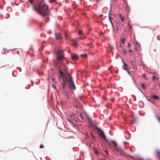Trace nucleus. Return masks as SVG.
<instances>
[{"label":"nucleus","instance_id":"nucleus-45","mask_svg":"<svg viewBox=\"0 0 160 160\" xmlns=\"http://www.w3.org/2000/svg\"><path fill=\"white\" fill-rule=\"evenodd\" d=\"M52 80L53 81H54V80H55V79L54 78H52Z\"/></svg>","mask_w":160,"mask_h":160},{"label":"nucleus","instance_id":"nucleus-12","mask_svg":"<svg viewBox=\"0 0 160 160\" xmlns=\"http://www.w3.org/2000/svg\"><path fill=\"white\" fill-rule=\"evenodd\" d=\"M111 9L110 11H109V14H108V16H109V19L111 22L112 23V20H111V18L110 17V14H111Z\"/></svg>","mask_w":160,"mask_h":160},{"label":"nucleus","instance_id":"nucleus-48","mask_svg":"<svg viewBox=\"0 0 160 160\" xmlns=\"http://www.w3.org/2000/svg\"><path fill=\"white\" fill-rule=\"evenodd\" d=\"M106 153H108V151H106V152H105Z\"/></svg>","mask_w":160,"mask_h":160},{"label":"nucleus","instance_id":"nucleus-50","mask_svg":"<svg viewBox=\"0 0 160 160\" xmlns=\"http://www.w3.org/2000/svg\"><path fill=\"white\" fill-rule=\"evenodd\" d=\"M95 153H96V154L97 153V152L96 151H95Z\"/></svg>","mask_w":160,"mask_h":160},{"label":"nucleus","instance_id":"nucleus-21","mask_svg":"<svg viewBox=\"0 0 160 160\" xmlns=\"http://www.w3.org/2000/svg\"><path fill=\"white\" fill-rule=\"evenodd\" d=\"M156 117L158 121L160 122V118L158 116L156 115Z\"/></svg>","mask_w":160,"mask_h":160},{"label":"nucleus","instance_id":"nucleus-16","mask_svg":"<svg viewBox=\"0 0 160 160\" xmlns=\"http://www.w3.org/2000/svg\"><path fill=\"white\" fill-rule=\"evenodd\" d=\"M112 142L114 144V147L116 148H118V147L117 143L114 141H112Z\"/></svg>","mask_w":160,"mask_h":160},{"label":"nucleus","instance_id":"nucleus-55","mask_svg":"<svg viewBox=\"0 0 160 160\" xmlns=\"http://www.w3.org/2000/svg\"><path fill=\"white\" fill-rule=\"evenodd\" d=\"M99 0H97V2H98Z\"/></svg>","mask_w":160,"mask_h":160},{"label":"nucleus","instance_id":"nucleus-43","mask_svg":"<svg viewBox=\"0 0 160 160\" xmlns=\"http://www.w3.org/2000/svg\"><path fill=\"white\" fill-rule=\"evenodd\" d=\"M91 135H92V137L93 138H95V137L93 135L92 133Z\"/></svg>","mask_w":160,"mask_h":160},{"label":"nucleus","instance_id":"nucleus-44","mask_svg":"<svg viewBox=\"0 0 160 160\" xmlns=\"http://www.w3.org/2000/svg\"><path fill=\"white\" fill-rule=\"evenodd\" d=\"M19 51H17V53L18 54H19Z\"/></svg>","mask_w":160,"mask_h":160},{"label":"nucleus","instance_id":"nucleus-26","mask_svg":"<svg viewBox=\"0 0 160 160\" xmlns=\"http://www.w3.org/2000/svg\"><path fill=\"white\" fill-rule=\"evenodd\" d=\"M122 62L124 64L125 67V68L127 67L128 66V65L127 64H126V63H125L124 61L123 60L122 61Z\"/></svg>","mask_w":160,"mask_h":160},{"label":"nucleus","instance_id":"nucleus-32","mask_svg":"<svg viewBox=\"0 0 160 160\" xmlns=\"http://www.w3.org/2000/svg\"><path fill=\"white\" fill-rule=\"evenodd\" d=\"M116 30L117 31H118L119 30V27L118 25V27L116 28Z\"/></svg>","mask_w":160,"mask_h":160},{"label":"nucleus","instance_id":"nucleus-35","mask_svg":"<svg viewBox=\"0 0 160 160\" xmlns=\"http://www.w3.org/2000/svg\"><path fill=\"white\" fill-rule=\"evenodd\" d=\"M128 26L130 28L132 29V27L131 25H130L129 24H128Z\"/></svg>","mask_w":160,"mask_h":160},{"label":"nucleus","instance_id":"nucleus-6","mask_svg":"<svg viewBox=\"0 0 160 160\" xmlns=\"http://www.w3.org/2000/svg\"><path fill=\"white\" fill-rule=\"evenodd\" d=\"M78 56L76 54H75L72 56V59L73 60H76L78 58Z\"/></svg>","mask_w":160,"mask_h":160},{"label":"nucleus","instance_id":"nucleus-7","mask_svg":"<svg viewBox=\"0 0 160 160\" xmlns=\"http://www.w3.org/2000/svg\"><path fill=\"white\" fill-rule=\"evenodd\" d=\"M56 38L57 39H61V37L59 33H57L55 34Z\"/></svg>","mask_w":160,"mask_h":160},{"label":"nucleus","instance_id":"nucleus-41","mask_svg":"<svg viewBox=\"0 0 160 160\" xmlns=\"http://www.w3.org/2000/svg\"><path fill=\"white\" fill-rule=\"evenodd\" d=\"M129 52H131V53H132V50H129Z\"/></svg>","mask_w":160,"mask_h":160},{"label":"nucleus","instance_id":"nucleus-14","mask_svg":"<svg viewBox=\"0 0 160 160\" xmlns=\"http://www.w3.org/2000/svg\"><path fill=\"white\" fill-rule=\"evenodd\" d=\"M87 118L88 120L89 121L90 123H91L92 122V118L88 116Z\"/></svg>","mask_w":160,"mask_h":160},{"label":"nucleus","instance_id":"nucleus-9","mask_svg":"<svg viewBox=\"0 0 160 160\" xmlns=\"http://www.w3.org/2000/svg\"><path fill=\"white\" fill-rule=\"evenodd\" d=\"M64 96H65V98L68 99H70V98L68 95V94L67 92H65V93L64 94Z\"/></svg>","mask_w":160,"mask_h":160},{"label":"nucleus","instance_id":"nucleus-20","mask_svg":"<svg viewBox=\"0 0 160 160\" xmlns=\"http://www.w3.org/2000/svg\"><path fill=\"white\" fill-rule=\"evenodd\" d=\"M126 10L127 11H129L130 10V8H129V7L128 5H127L126 6Z\"/></svg>","mask_w":160,"mask_h":160},{"label":"nucleus","instance_id":"nucleus-4","mask_svg":"<svg viewBox=\"0 0 160 160\" xmlns=\"http://www.w3.org/2000/svg\"><path fill=\"white\" fill-rule=\"evenodd\" d=\"M98 134L100 136L101 138L102 139L105 140L107 142H108V140H107L106 138V136H105L102 130L100 129H98Z\"/></svg>","mask_w":160,"mask_h":160},{"label":"nucleus","instance_id":"nucleus-23","mask_svg":"<svg viewBox=\"0 0 160 160\" xmlns=\"http://www.w3.org/2000/svg\"><path fill=\"white\" fill-rule=\"evenodd\" d=\"M82 33V31L81 30H79L78 32V34L79 35H81Z\"/></svg>","mask_w":160,"mask_h":160},{"label":"nucleus","instance_id":"nucleus-17","mask_svg":"<svg viewBox=\"0 0 160 160\" xmlns=\"http://www.w3.org/2000/svg\"><path fill=\"white\" fill-rule=\"evenodd\" d=\"M131 121L132 123H134L136 122V118H133Z\"/></svg>","mask_w":160,"mask_h":160},{"label":"nucleus","instance_id":"nucleus-42","mask_svg":"<svg viewBox=\"0 0 160 160\" xmlns=\"http://www.w3.org/2000/svg\"><path fill=\"white\" fill-rule=\"evenodd\" d=\"M125 70L127 71L128 70L127 68V67L125 68Z\"/></svg>","mask_w":160,"mask_h":160},{"label":"nucleus","instance_id":"nucleus-47","mask_svg":"<svg viewBox=\"0 0 160 160\" xmlns=\"http://www.w3.org/2000/svg\"><path fill=\"white\" fill-rule=\"evenodd\" d=\"M52 87H53L54 88H55V87L54 86V85H52Z\"/></svg>","mask_w":160,"mask_h":160},{"label":"nucleus","instance_id":"nucleus-30","mask_svg":"<svg viewBox=\"0 0 160 160\" xmlns=\"http://www.w3.org/2000/svg\"><path fill=\"white\" fill-rule=\"evenodd\" d=\"M64 67L65 68L66 71L67 72L68 71V67H66L65 66H64Z\"/></svg>","mask_w":160,"mask_h":160},{"label":"nucleus","instance_id":"nucleus-8","mask_svg":"<svg viewBox=\"0 0 160 160\" xmlns=\"http://www.w3.org/2000/svg\"><path fill=\"white\" fill-rule=\"evenodd\" d=\"M119 16L120 17L121 21L122 22L124 20L125 18L124 16H122L121 13H119Z\"/></svg>","mask_w":160,"mask_h":160},{"label":"nucleus","instance_id":"nucleus-40","mask_svg":"<svg viewBox=\"0 0 160 160\" xmlns=\"http://www.w3.org/2000/svg\"><path fill=\"white\" fill-rule=\"evenodd\" d=\"M127 72L128 73V74L129 75H130V72L128 70L127 71Z\"/></svg>","mask_w":160,"mask_h":160},{"label":"nucleus","instance_id":"nucleus-24","mask_svg":"<svg viewBox=\"0 0 160 160\" xmlns=\"http://www.w3.org/2000/svg\"><path fill=\"white\" fill-rule=\"evenodd\" d=\"M130 62H131V65L133 66H134V65H135V64L134 63V62L132 61Z\"/></svg>","mask_w":160,"mask_h":160},{"label":"nucleus","instance_id":"nucleus-25","mask_svg":"<svg viewBox=\"0 0 160 160\" xmlns=\"http://www.w3.org/2000/svg\"><path fill=\"white\" fill-rule=\"evenodd\" d=\"M125 40L123 38H122L121 39V42L122 44H124V43Z\"/></svg>","mask_w":160,"mask_h":160},{"label":"nucleus","instance_id":"nucleus-31","mask_svg":"<svg viewBox=\"0 0 160 160\" xmlns=\"http://www.w3.org/2000/svg\"><path fill=\"white\" fill-rule=\"evenodd\" d=\"M29 1L31 4H32L33 0H29Z\"/></svg>","mask_w":160,"mask_h":160},{"label":"nucleus","instance_id":"nucleus-36","mask_svg":"<svg viewBox=\"0 0 160 160\" xmlns=\"http://www.w3.org/2000/svg\"><path fill=\"white\" fill-rule=\"evenodd\" d=\"M74 118V115H70V118Z\"/></svg>","mask_w":160,"mask_h":160},{"label":"nucleus","instance_id":"nucleus-51","mask_svg":"<svg viewBox=\"0 0 160 160\" xmlns=\"http://www.w3.org/2000/svg\"><path fill=\"white\" fill-rule=\"evenodd\" d=\"M79 39H82V38H81H81H79Z\"/></svg>","mask_w":160,"mask_h":160},{"label":"nucleus","instance_id":"nucleus-34","mask_svg":"<svg viewBox=\"0 0 160 160\" xmlns=\"http://www.w3.org/2000/svg\"><path fill=\"white\" fill-rule=\"evenodd\" d=\"M142 76L145 79H146V78H145V76H146V74H145V73L143 74Z\"/></svg>","mask_w":160,"mask_h":160},{"label":"nucleus","instance_id":"nucleus-18","mask_svg":"<svg viewBox=\"0 0 160 160\" xmlns=\"http://www.w3.org/2000/svg\"><path fill=\"white\" fill-rule=\"evenodd\" d=\"M60 75L61 76V77H63V73L62 72V71L61 70H60Z\"/></svg>","mask_w":160,"mask_h":160},{"label":"nucleus","instance_id":"nucleus-49","mask_svg":"<svg viewBox=\"0 0 160 160\" xmlns=\"http://www.w3.org/2000/svg\"><path fill=\"white\" fill-rule=\"evenodd\" d=\"M49 34H51V31L49 32Z\"/></svg>","mask_w":160,"mask_h":160},{"label":"nucleus","instance_id":"nucleus-52","mask_svg":"<svg viewBox=\"0 0 160 160\" xmlns=\"http://www.w3.org/2000/svg\"><path fill=\"white\" fill-rule=\"evenodd\" d=\"M83 38H86V37H83Z\"/></svg>","mask_w":160,"mask_h":160},{"label":"nucleus","instance_id":"nucleus-38","mask_svg":"<svg viewBox=\"0 0 160 160\" xmlns=\"http://www.w3.org/2000/svg\"><path fill=\"white\" fill-rule=\"evenodd\" d=\"M128 47H130V46H131V44H130L129 43L128 44Z\"/></svg>","mask_w":160,"mask_h":160},{"label":"nucleus","instance_id":"nucleus-37","mask_svg":"<svg viewBox=\"0 0 160 160\" xmlns=\"http://www.w3.org/2000/svg\"><path fill=\"white\" fill-rule=\"evenodd\" d=\"M45 21H46V22H47L49 20V18H48V17H47V18H46V19H45Z\"/></svg>","mask_w":160,"mask_h":160},{"label":"nucleus","instance_id":"nucleus-46","mask_svg":"<svg viewBox=\"0 0 160 160\" xmlns=\"http://www.w3.org/2000/svg\"><path fill=\"white\" fill-rule=\"evenodd\" d=\"M102 14H101V15H100V17H102Z\"/></svg>","mask_w":160,"mask_h":160},{"label":"nucleus","instance_id":"nucleus-3","mask_svg":"<svg viewBox=\"0 0 160 160\" xmlns=\"http://www.w3.org/2000/svg\"><path fill=\"white\" fill-rule=\"evenodd\" d=\"M66 80H67L66 78H63V82ZM67 81L69 83V86L70 88L72 90H75L76 89L75 85L72 80V77L70 75H68L67 79Z\"/></svg>","mask_w":160,"mask_h":160},{"label":"nucleus","instance_id":"nucleus-15","mask_svg":"<svg viewBox=\"0 0 160 160\" xmlns=\"http://www.w3.org/2000/svg\"><path fill=\"white\" fill-rule=\"evenodd\" d=\"M68 120L69 121V122L70 123H71L73 126L75 125V123L73 122V121L71 119H70V118L68 119Z\"/></svg>","mask_w":160,"mask_h":160},{"label":"nucleus","instance_id":"nucleus-57","mask_svg":"<svg viewBox=\"0 0 160 160\" xmlns=\"http://www.w3.org/2000/svg\"><path fill=\"white\" fill-rule=\"evenodd\" d=\"M148 160H150V159H149Z\"/></svg>","mask_w":160,"mask_h":160},{"label":"nucleus","instance_id":"nucleus-10","mask_svg":"<svg viewBox=\"0 0 160 160\" xmlns=\"http://www.w3.org/2000/svg\"><path fill=\"white\" fill-rule=\"evenodd\" d=\"M159 75L158 74H156L153 76L152 80H154L155 79H158Z\"/></svg>","mask_w":160,"mask_h":160},{"label":"nucleus","instance_id":"nucleus-28","mask_svg":"<svg viewBox=\"0 0 160 160\" xmlns=\"http://www.w3.org/2000/svg\"><path fill=\"white\" fill-rule=\"evenodd\" d=\"M55 0H49V2L52 3L55 2Z\"/></svg>","mask_w":160,"mask_h":160},{"label":"nucleus","instance_id":"nucleus-56","mask_svg":"<svg viewBox=\"0 0 160 160\" xmlns=\"http://www.w3.org/2000/svg\"><path fill=\"white\" fill-rule=\"evenodd\" d=\"M159 86H160V84H159Z\"/></svg>","mask_w":160,"mask_h":160},{"label":"nucleus","instance_id":"nucleus-54","mask_svg":"<svg viewBox=\"0 0 160 160\" xmlns=\"http://www.w3.org/2000/svg\"><path fill=\"white\" fill-rule=\"evenodd\" d=\"M75 121H78L77 120V119H75Z\"/></svg>","mask_w":160,"mask_h":160},{"label":"nucleus","instance_id":"nucleus-13","mask_svg":"<svg viewBox=\"0 0 160 160\" xmlns=\"http://www.w3.org/2000/svg\"><path fill=\"white\" fill-rule=\"evenodd\" d=\"M152 98L154 99H158L159 98L156 95H153L152 96Z\"/></svg>","mask_w":160,"mask_h":160},{"label":"nucleus","instance_id":"nucleus-19","mask_svg":"<svg viewBox=\"0 0 160 160\" xmlns=\"http://www.w3.org/2000/svg\"><path fill=\"white\" fill-rule=\"evenodd\" d=\"M81 57L83 58H86L87 56V55L86 54H84L81 55Z\"/></svg>","mask_w":160,"mask_h":160},{"label":"nucleus","instance_id":"nucleus-29","mask_svg":"<svg viewBox=\"0 0 160 160\" xmlns=\"http://www.w3.org/2000/svg\"><path fill=\"white\" fill-rule=\"evenodd\" d=\"M44 148V146L43 144H41L40 146V148Z\"/></svg>","mask_w":160,"mask_h":160},{"label":"nucleus","instance_id":"nucleus-27","mask_svg":"<svg viewBox=\"0 0 160 160\" xmlns=\"http://www.w3.org/2000/svg\"><path fill=\"white\" fill-rule=\"evenodd\" d=\"M62 88H63V89L64 90V87H65V83H62Z\"/></svg>","mask_w":160,"mask_h":160},{"label":"nucleus","instance_id":"nucleus-1","mask_svg":"<svg viewBox=\"0 0 160 160\" xmlns=\"http://www.w3.org/2000/svg\"><path fill=\"white\" fill-rule=\"evenodd\" d=\"M33 9L43 17L48 16L49 14L48 7L43 1L35 6Z\"/></svg>","mask_w":160,"mask_h":160},{"label":"nucleus","instance_id":"nucleus-53","mask_svg":"<svg viewBox=\"0 0 160 160\" xmlns=\"http://www.w3.org/2000/svg\"><path fill=\"white\" fill-rule=\"evenodd\" d=\"M75 121H78L77 120V119H75Z\"/></svg>","mask_w":160,"mask_h":160},{"label":"nucleus","instance_id":"nucleus-11","mask_svg":"<svg viewBox=\"0 0 160 160\" xmlns=\"http://www.w3.org/2000/svg\"><path fill=\"white\" fill-rule=\"evenodd\" d=\"M72 41L73 45L75 46L76 47L78 45V42L74 40H72Z\"/></svg>","mask_w":160,"mask_h":160},{"label":"nucleus","instance_id":"nucleus-39","mask_svg":"<svg viewBox=\"0 0 160 160\" xmlns=\"http://www.w3.org/2000/svg\"><path fill=\"white\" fill-rule=\"evenodd\" d=\"M133 68L134 69H135L136 68V66H135V65H134V66H133Z\"/></svg>","mask_w":160,"mask_h":160},{"label":"nucleus","instance_id":"nucleus-22","mask_svg":"<svg viewBox=\"0 0 160 160\" xmlns=\"http://www.w3.org/2000/svg\"><path fill=\"white\" fill-rule=\"evenodd\" d=\"M141 86L143 89H144L145 88V84L144 83H142L141 84Z\"/></svg>","mask_w":160,"mask_h":160},{"label":"nucleus","instance_id":"nucleus-33","mask_svg":"<svg viewBox=\"0 0 160 160\" xmlns=\"http://www.w3.org/2000/svg\"><path fill=\"white\" fill-rule=\"evenodd\" d=\"M80 116L81 118L82 119H83V116H82V114H80Z\"/></svg>","mask_w":160,"mask_h":160},{"label":"nucleus","instance_id":"nucleus-2","mask_svg":"<svg viewBox=\"0 0 160 160\" xmlns=\"http://www.w3.org/2000/svg\"><path fill=\"white\" fill-rule=\"evenodd\" d=\"M64 59V57L63 51H58L57 54L56 60L53 61L54 66L57 67L59 63L61 62Z\"/></svg>","mask_w":160,"mask_h":160},{"label":"nucleus","instance_id":"nucleus-5","mask_svg":"<svg viewBox=\"0 0 160 160\" xmlns=\"http://www.w3.org/2000/svg\"><path fill=\"white\" fill-rule=\"evenodd\" d=\"M134 46V49L136 51H137L138 50L139 48H140V45L138 42H135Z\"/></svg>","mask_w":160,"mask_h":160}]
</instances>
